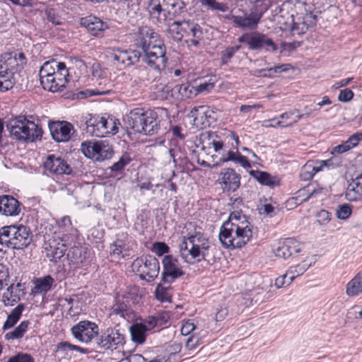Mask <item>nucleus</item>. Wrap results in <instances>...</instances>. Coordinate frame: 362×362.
I'll return each instance as SVG.
<instances>
[{
  "label": "nucleus",
  "instance_id": "1",
  "mask_svg": "<svg viewBox=\"0 0 362 362\" xmlns=\"http://www.w3.org/2000/svg\"><path fill=\"white\" fill-rule=\"evenodd\" d=\"M228 138L234 141L231 144V147L226 151V144L220 139L216 133H206L202 134V149L206 148H213L214 151L221 155L218 160L211 165L207 161L198 160L199 163L204 167L214 168L221 165L223 163L233 162L235 164L240 165L241 167L247 169L251 168V165L247 158L243 156L239 151L240 141L238 136L234 132H229Z\"/></svg>",
  "mask_w": 362,
  "mask_h": 362
},
{
  "label": "nucleus",
  "instance_id": "2",
  "mask_svg": "<svg viewBox=\"0 0 362 362\" xmlns=\"http://www.w3.org/2000/svg\"><path fill=\"white\" fill-rule=\"evenodd\" d=\"M253 226L241 211L230 212L228 221L221 227L219 240L226 248H240L252 238Z\"/></svg>",
  "mask_w": 362,
  "mask_h": 362
},
{
  "label": "nucleus",
  "instance_id": "3",
  "mask_svg": "<svg viewBox=\"0 0 362 362\" xmlns=\"http://www.w3.org/2000/svg\"><path fill=\"white\" fill-rule=\"evenodd\" d=\"M144 51L142 60L151 69L160 73L166 66V48L158 35L151 28L145 26L140 28L137 39Z\"/></svg>",
  "mask_w": 362,
  "mask_h": 362
},
{
  "label": "nucleus",
  "instance_id": "4",
  "mask_svg": "<svg viewBox=\"0 0 362 362\" xmlns=\"http://www.w3.org/2000/svg\"><path fill=\"white\" fill-rule=\"evenodd\" d=\"M180 253L183 260L188 264L205 261L211 249L210 241L204 233L195 230L183 236L179 245Z\"/></svg>",
  "mask_w": 362,
  "mask_h": 362
},
{
  "label": "nucleus",
  "instance_id": "5",
  "mask_svg": "<svg viewBox=\"0 0 362 362\" xmlns=\"http://www.w3.org/2000/svg\"><path fill=\"white\" fill-rule=\"evenodd\" d=\"M118 119L112 117H98L89 115V118H83L79 124V128L90 136L104 137L114 135L118 132Z\"/></svg>",
  "mask_w": 362,
  "mask_h": 362
},
{
  "label": "nucleus",
  "instance_id": "6",
  "mask_svg": "<svg viewBox=\"0 0 362 362\" xmlns=\"http://www.w3.org/2000/svg\"><path fill=\"white\" fill-rule=\"evenodd\" d=\"M6 127L10 135L19 141H34L40 139L42 136V129L23 116L10 120Z\"/></svg>",
  "mask_w": 362,
  "mask_h": 362
},
{
  "label": "nucleus",
  "instance_id": "7",
  "mask_svg": "<svg viewBox=\"0 0 362 362\" xmlns=\"http://www.w3.org/2000/svg\"><path fill=\"white\" fill-rule=\"evenodd\" d=\"M180 0H150L148 11L151 18L164 23L173 18L181 8Z\"/></svg>",
  "mask_w": 362,
  "mask_h": 362
},
{
  "label": "nucleus",
  "instance_id": "8",
  "mask_svg": "<svg viewBox=\"0 0 362 362\" xmlns=\"http://www.w3.org/2000/svg\"><path fill=\"white\" fill-rule=\"evenodd\" d=\"M81 150L84 156L95 161H103L112 158V146L107 141H86L81 143Z\"/></svg>",
  "mask_w": 362,
  "mask_h": 362
},
{
  "label": "nucleus",
  "instance_id": "9",
  "mask_svg": "<svg viewBox=\"0 0 362 362\" xmlns=\"http://www.w3.org/2000/svg\"><path fill=\"white\" fill-rule=\"evenodd\" d=\"M238 41L247 45L249 49L275 52L277 49V45L267 35L255 31L245 33L240 36Z\"/></svg>",
  "mask_w": 362,
  "mask_h": 362
},
{
  "label": "nucleus",
  "instance_id": "10",
  "mask_svg": "<svg viewBox=\"0 0 362 362\" xmlns=\"http://www.w3.org/2000/svg\"><path fill=\"white\" fill-rule=\"evenodd\" d=\"M132 267L139 274L141 279L148 282H151L158 277L160 272L159 262L153 256L137 258L134 261Z\"/></svg>",
  "mask_w": 362,
  "mask_h": 362
},
{
  "label": "nucleus",
  "instance_id": "11",
  "mask_svg": "<svg viewBox=\"0 0 362 362\" xmlns=\"http://www.w3.org/2000/svg\"><path fill=\"white\" fill-rule=\"evenodd\" d=\"M27 59L21 52L4 53L0 59V71L9 78V76L23 68Z\"/></svg>",
  "mask_w": 362,
  "mask_h": 362
},
{
  "label": "nucleus",
  "instance_id": "12",
  "mask_svg": "<svg viewBox=\"0 0 362 362\" xmlns=\"http://www.w3.org/2000/svg\"><path fill=\"white\" fill-rule=\"evenodd\" d=\"M339 165V160L332 157L327 160H316L308 161L301 168L300 176L303 180H308L318 172L324 169H332Z\"/></svg>",
  "mask_w": 362,
  "mask_h": 362
},
{
  "label": "nucleus",
  "instance_id": "13",
  "mask_svg": "<svg viewBox=\"0 0 362 362\" xmlns=\"http://www.w3.org/2000/svg\"><path fill=\"white\" fill-rule=\"evenodd\" d=\"M162 281L170 285L176 279L184 275L182 267L178 259L172 255H165L162 260Z\"/></svg>",
  "mask_w": 362,
  "mask_h": 362
},
{
  "label": "nucleus",
  "instance_id": "14",
  "mask_svg": "<svg viewBox=\"0 0 362 362\" xmlns=\"http://www.w3.org/2000/svg\"><path fill=\"white\" fill-rule=\"evenodd\" d=\"M124 343V334L117 327L107 328L97 339L98 346L104 349H116Z\"/></svg>",
  "mask_w": 362,
  "mask_h": 362
},
{
  "label": "nucleus",
  "instance_id": "15",
  "mask_svg": "<svg viewBox=\"0 0 362 362\" xmlns=\"http://www.w3.org/2000/svg\"><path fill=\"white\" fill-rule=\"evenodd\" d=\"M263 13L257 11L245 12L243 16L228 15L226 18L230 20L238 28L248 30H255L262 18Z\"/></svg>",
  "mask_w": 362,
  "mask_h": 362
},
{
  "label": "nucleus",
  "instance_id": "16",
  "mask_svg": "<svg viewBox=\"0 0 362 362\" xmlns=\"http://www.w3.org/2000/svg\"><path fill=\"white\" fill-rule=\"evenodd\" d=\"M71 333L78 341L88 343L98 334V327L90 321H81L71 328Z\"/></svg>",
  "mask_w": 362,
  "mask_h": 362
},
{
  "label": "nucleus",
  "instance_id": "17",
  "mask_svg": "<svg viewBox=\"0 0 362 362\" xmlns=\"http://www.w3.org/2000/svg\"><path fill=\"white\" fill-rule=\"evenodd\" d=\"M141 57L140 52L135 49H117L112 54V62L119 69L133 65Z\"/></svg>",
  "mask_w": 362,
  "mask_h": 362
},
{
  "label": "nucleus",
  "instance_id": "18",
  "mask_svg": "<svg viewBox=\"0 0 362 362\" xmlns=\"http://www.w3.org/2000/svg\"><path fill=\"white\" fill-rule=\"evenodd\" d=\"M49 128L53 139L57 142L68 141L74 133V126L66 121L51 122Z\"/></svg>",
  "mask_w": 362,
  "mask_h": 362
},
{
  "label": "nucleus",
  "instance_id": "19",
  "mask_svg": "<svg viewBox=\"0 0 362 362\" xmlns=\"http://www.w3.org/2000/svg\"><path fill=\"white\" fill-rule=\"evenodd\" d=\"M241 176L233 168L223 169L218 176V182L223 191L235 192L240 185Z\"/></svg>",
  "mask_w": 362,
  "mask_h": 362
},
{
  "label": "nucleus",
  "instance_id": "20",
  "mask_svg": "<svg viewBox=\"0 0 362 362\" xmlns=\"http://www.w3.org/2000/svg\"><path fill=\"white\" fill-rule=\"evenodd\" d=\"M45 169L55 175H70L71 166L64 159L55 155H49L43 163Z\"/></svg>",
  "mask_w": 362,
  "mask_h": 362
},
{
  "label": "nucleus",
  "instance_id": "21",
  "mask_svg": "<svg viewBox=\"0 0 362 362\" xmlns=\"http://www.w3.org/2000/svg\"><path fill=\"white\" fill-rule=\"evenodd\" d=\"M303 245L299 241L293 238H287L280 241L274 249L275 255L278 257L286 259L289 257L293 252H300Z\"/></svg>",
  "mask_w": 362,
  "mask_h": 362
},
{
  "label": "nucleus",
  "instance_id": "22",
  "mask_svg": "<svg viewBox=\"0 0 362 362\" xmlns=\"http://www.w3.org/2000/svg\"><path fill=\"white\" fill-rule=\"evenodd\" d=\"M13 249L22 250L30 245L31 233L28 227L13 225Z\"/></svg>",
  "mask_w": 362,
  "mask_h": 362
},
{
  "label": "nucleus",
  "instance_id": "23",
  "mask_svg": "<svg viewBox=\"0 0 362 362\" xmlns=\"http://www.w3.org/2000/svg\"><path fill=\"white\" fill-rule=\"evenodd\" d=\"M21 211L20 203L12 196H0V213L7 216H13Z\"/></svg>",
  "mask_w": 362,
  "mask_h": 362
},
{
  "label": "nucleus",
  "instance_id": "24",
  "mask_svg": "<svg viewBox=\"0 0 362 362\" xmlns=\"http://www.w3.org/2000/svg\"><path fill=\"white\" fill-rule=\"evenodd\" d=\"M160 121L157 113L151 110H144V117L142 126L144 129L141 134L145 135H153L156 134L160 129Z\"/></svg>",
  "mask_w": 362,
  "mask_h": 362
},
{
  "label": "nucleus",
  "instance_id": "25",
  "mask_svg": "<svg viewBox=\"0 0 362 362\" xmlns=\"http://www.w3.org/2000/svg\"><path fill=\"white\" fill-rule=\"evenodd\" d=\"M67 257L76 267L86 264L88 259L86 247L80 243L71 246L68 252Z\"/></svg>",
  "mask_w": 362,
  "mask_h": 362
},
{
  "label": "nucleus",
  "instance_id": "26",
  "mask_svg": "<svg viewBox=\"0 0 362 362\" xmlns=\"http://www.w3.org/2000/svg\"><path fill=\"white\" fill-rule=\"evenodd\" d=\"M209 112V107L201 105L194 107L189 112V117L192 118L193 124L199 128H204L209 125L208 113Z\"/></svg>",
  "mask_w": 362,
  "mask_h": 362
},
{
  "label": "nucleus",
  "instance_id": "27",
  "mask_svg": "<svg viewBox=\"0 0 362 362\" xmlns=\"http://www.w3.org/2000/svg\"><path fill=\"white\" fill-rule=\"evenodd\" d=\"M81 23L95 36H100L103 31L108 28L107 23L93 16L81 18Z\"/></svg>",
  "mask_w": 362,
  "mask_h": 362
},
{
  "label": "nucleus",
  "instance_id": "28",
  "mask_svg": "<svg viewBox=\"0 0 362 362\" xmlns=\"http://www.w3.org/2000/svg\"><path fill=\"white\" fill-rule=\"evenodd\" d=\"M46 255L52 262H57L62 257L66 251V247L62 245L55 237L49 239L45 246Z\"/></svg>",
  "mask_w": 362,
  "mask_h": 362
},
{
  "label": "nucleus",
  "instance_id": "29",
  "mask_svg": "<svg viewBox=\"0 0 362 362\" xmlns=\"http://www.w3.org/2000/svg\"><path fill=\"white\" fill-rule=\"evenodd\" d=\"M144 110L142 108H135L132 110L127 115V127L132 129L136 133L141 134L144 129L142 123L144 122Z\"/></svg>",
  "mask_w": 362,
  "mask_h": 362
},
{
  "label": "nucleus",
  "instance_id": "30",
  "mask_svg": "<svg viewBox=\"0 0 362 362\" xmlns=\"http://www.w3.org/2000/svg\"><path fill=\"white\" fill-rule=\"evenodd\" d=\"M170 319V315L168 312L163 311L158 313L155 315H150L145 318L141 324L146 327V330L151 331L156 327L160 328L165 326Z\"/></svg>",
  "mask_w": 362,
  "mask_h": 362
},
{
  "label": "nucleus",
  "instance_id": "31",
  "mask_svg": "<svg viewBox=\"0 0 362 362\" xmlns=\"http://www.w3.org/2000/svg\"><path fill=\"white\" fill-rule=\"evenodd\" d=\"M13 225L0 228V257L6 252V248L13 249Z\"/></svg>",
  "mask_w": 362,
  "mask_h": 362
},
{
  "label": "nucleus",
  "instance_id": "32",
  "mask_svg": "<svg viewBox=\"0 0 362 362\" xmlns=\"http://www.w3.org/2000/svg\"><path fill=\"white\" fill-rule=\"evenodd\" d=\"M345 197L350 202L357 201L362 197V173L349 185Z\"/></svg>",
  "mask_w": 362,
  "mask_h": 362
},
{
  "label": "nucleus",
  "instance_id": "33",
  "mask_svg": "<svg viewBox=\"0 0 362 362\" xmlns=\"http://www.w3.org/2000/svg\"><path fill=\"white\" fill-rule=\"evenodd\" d=\"M250 175L263 185L274 188L280 185V180L277 176L259 170H251Z\"/></svg>",
  "mask_w": 362,
  "mask_h": 362
},
{
  "label": "nucleus",
  "instance_id": "34",
  "mask_svg": "<svg viewBox=\"0 0 362 362\" xmlns=\"http://www.w3.org/2000/svg\"><path fill=\"white\" fill-rule=\"evenodd\" d=\"M194 87L189 84L175 86L171 90V95L177 100L190 98L196 95Z\"/></svg>",
  "mask_w": 362,
  "mask_h": 362
},
{
  "label": "nucleus",
  "instance_id": "35",
  "mask_svg": "<svg viewBox=\"0 0 362 362\" xmlns=\"http://www.w3.org/2000/svg\"><path fill=\"white\" fill-rule=\"evenodd\" d=\"M54 282V279L49 275L36 279L34 281L35 286L32 292L34 294L45 293L51 289Z\"/></svg>",
  "mask_w": 362,
  "mask_h": 362
},
{
  "label": "nucleus",
  "instance_id": "36",
  "mask_svg": "<svg viewBox=\"0 0 362 362\" xmlns=\"http://www.w3.org/2000/svg\"><path fill=\"white\" fill-rule=\"evenodd\" d=\"M346 293L354 297L362 293V272H358L346 286Z\"/></svg>",
  "mask_w": 362,
  "mask_h": 362
},
{
  "label": "nucleus",
  "instance_id": "37",
  "mask_svg": "<svg viewBox=\"0 0 362 362\" xmlns=\"http://www.w3.org/2000/svg\"><path fill=\"white\" fill-rule=\"evenodd\" d=\"M23 294L22 286L21 284L16 285L11 284L8 287L7 291L4 293L3 298L4 302L7 303H16L21 299V296Z\"/></svg>",
  "mask_w": 362,
  "mask_h": 362
},
{
  "label": "nucleus",
  "instance_id": "38",
  "mask_svg": "<svg viewBox=\"0 0 362 362\" xmlns=\"http://www.w3.org/2000/svg\"><path fill=\"white\" fill-rule=\"evenodd\" d=\"M328 189L326 187L314 185L313 184L308 185L306 187L298 191L299 196L308 194L302 201L306 202L310 197H318L321 195H326Z\"/></svg>",
  "mask_w": 362,
  "mask_h": 362
},
{
  "label": "nucleus",
  "instance_id": "39",
  "mask_svg": "<svg viewBox=\"0 0 362 362\" xmlns=\"http://www.w3.org/2000/svg\"><path fill=\"white\" fill-rule=\"evenodd\" d=\"M132 340L138 344H142L146 341L147 330L146 327L140 323H135L129 328Z\"/></svg>",
  "mask_w": 362,
  "mask_h": 362
},
{
  "label": "nucleus",
  "instance_id": "40",
  "mask_svg": "<svg viewBox=\"0 0 362 362\" xmlns=\"http://www.w3.org/2000/svg\"><path fill=\"white\" fill-rule=\"evenodd\" d=\"M191 31H188L185 37H188L187 42L189 47H197L199 45L201 40L203 39V33L201 27L195 23L192 28Z\"/></svg>",
  "mask_w": 362,
  "mask_h": 362
},
{
  "label": "nucleus",
  "instance_id": "41",
  "mask_svg": "<svg viewBox=\"0 0 362 362\" xmlns=\"http://www.w3.org/2000/svg\"><path fill=\"white\" fill-rule=\"evenodd\" d=\"M57 239L60 240L61 244L64 245L67 250L68 247L79 243L78 231L76 228L71 227V229L67 230L66 233H63L62 237L57 236Z\"/></svg>",
  "mask_w": 362,
  "mask_h": 362
},
{
  "label": "nucleus",
  "instance_id": "42",
  "mask_svg": "<svg viewBox=\"0 0 362 362\" xmlns=\"http://www.w3.org/2000/svg\"><path fill=\"white\" fill-rule=\"evenodd\" d=\"M23 310L24 305L23 304H19L13 309L7 316V319L3 325V329L6 330L13 327L20 320Z\"/></svg>",
  "mask_w": 362,
  "mask_h": 362
},
{
  "label": "nucleus",
  "instance_id": "43",
  "mask_svg": "<svg viewBox=\"0 0 362 362\" xmlns=\"http://www.w3.org/2000/svg\"><path fill=\"white\" fill-rule=\"evenodd\" d=\"M310 266L311 263H308L306 261H303L295 266L291 267L287 271L288 274L287 284L290 285L295 278L302 275Z\"/></svg>",
  "mask_w": 362,
  "mask_h": 362
},
{
  "label": "nucleus",
  "instance_id": "44",
  "mask_svg": "<svg viewBox=\"0 0 362 362\" xmlns=\"http://www.w3.org/2000/svg\"><path fill=\"white\" fill-rule=\"evenodd\" d=\"M29 325L30 322L28 320L22 321L13 330L5 334V339L8 341L21 339L28 331Z\"/></svg>",
  "mask_w": 362,
  "mask_h": 362
},
{
  "label": "nucleus",
  "instance_id": "45",
  "mask_svg": "<svg viewBox=\"0 0 362 362\" xmlns=\"http://www.w3.org/2000/svg\"><path fill=\"white\" fill-rule=\"evenodd\" d=\"M59 66H63V62H57L55 60L45 62L40 69V80L53 75L55 71L59 69Z\"/></svg>",
  "mask_w": 362,
  "mask_h": 362
},
{
  "label": "nucleus",
  "instance_id": "46",
  "mask_svg": "<svg viewBox=\"0 0 362 362\" xmlns=\"http://www.w3.org/2000/svg\"><path fill=\"white\" fill-rule=\"evenodd\" d=\"M128 251L127 246L122 240L117 239L110 245V253L117 259L124 257Z\"/></svg>",
  "mask_w": 362,
  "mask_h": 362
},
{
  "label": "nucleus",
  "instance_id": "47",
  "mask_svg": "<svg viewBox=\"0 0 362 362\" xmlns=\"http://www.w3.org/2000/svg\"><path fill=\"white\" fill-rule=\"evenodd\" d=\"M53 76L56 78L58 86L62 88L65 87L68 82L69 71L66 67L65 64L63 62V66H59V69L53 74Z\"/></svg>",
  "mask_w": 362,
  "mask_h": 362
},
{
  "label": "nucleus",
  "instance_id": "48",
  "mask_svg": "<svg viewBox=\"0 0 362 362\" xmlns=\"http://www.w3.org/2000/svg\"><path fill=\"white\" fill-rule=\"evenodd\" d=\"M40 83L45 90H47L53 93L59 91L62 89L61 86H58V83L56 81V78L53 75L42 78L40 80Z\"/></svg>",
  "mask_w": 362,
  "mask_h": 362
},
{
  "label": "nucleus",
  "instance_id": "49",
  "mask_svg": "<svg viewBox=\"0 0 362 362\" xmlns=\"http://www.w3.org/2000/svg\"><path fill=\"white\" fill-rule=\"evenodd\" d=\"M78 351L81 353H85L86 351L83 348H81L76 345L71 344L69 342L63 341L60 342L57 347L56 352L61 354L62 357H65L67 355V352L69 351Z\"/></svg>",
  "mask_w": 362,
  "mask_h": 362
},
{
  "label": "nucleus",
  "instance_id": "50",
  "mask_svg": "<svg viewBox=\"0 0 362 362\" xmlns=\"http://www.w3.org/2000/svg\"><path fill=\"white\" fill-rule=\"evenodd\" d=\"M240 48V46H232L228 47L226 49L221 52V64L225 65L227 64L230 59L233 57L235 53H236Z\"/></svg>",
  "mask_w": 362,
  "mask_h": 362
},
{
  "label": "nucleus",
  "instance_id": "51",
  "mask_svg": "<svg viewBox=\"0 0 362 362\" xmlns=\"http://www.w3.org/2000/svg\"><path fill=\"white\" fill-rule=\"evenodd\" d=\"M127 304L121 300L119 298L116 300L115 304H114L112 307L111 315H118L122 317H124L125 313L127 312Z\"/></svg>",
  "mask_w": 362,
  "mask_h": 362
},
{
  "label": "nucleus",
  "instance_id": "52",
  "mask_svg": "<svg viewBox=\"0 0 362 362\" xmlns=\"http://www.w3.org/2000/svg\"><path fill=\"white\" fill-rule=\"evenodd\" d=\"M170 247L163 242H156L152 245L151 251L158 256H162L169 252Z\"/></svg>",
  "mask_w": 362,
  "mask_h": 362
},
{
  "label": "nucleus",
  "instance_id": "53",
  "mask_svg": "<svg viewBox=\"0 0 362 362\" xmlns=\"http://www.w3.org/2000/svg\"><path fill=\"white\" fill-rule=\"evenodd\" d=\"M168 33L171 35L172 37L175 40H181L184 36V33L180 30L178 21H174L168 28Z\"/></svg>",
  "mask_w": 362,
  "mask_h": 362
},
{
  "label": "nucleus",
  "instance_id": "54",
  "mask_svg": "<svg viewBox=\"0 0 362 362\" xmlns=\"http://www.w3.org/2000/svg\"><path fill=\"white\" fill-rule=\"evenodd\" d=\"M351 214V208L347 204H344L340 205L339 209L336 211V216L339 219L346 220L347 219Z\"/></svg>",
  "mask_w": 362,
  "mask_h": 362
},
{
  "label": "nucleus",
  "instance_id": "55",
  "mask_svg": "<svg viewBox=\"0 0 362 362\" xmlns=\"http://www.w3.org/2000/svg\"><path fill=\"white\" fill-rule=\"evenodd\" d=\"M156 296L158 300L162 302H168L170 300V295L167 288L159 284L156 289Z\"/></svg>",
  "mask_w": 362,
  "mask_h": 362
},
{
  "label": "nucleus",
  "instance_id": "56",
  "mask_svg": "<svg viewBox=\"0 0 362 362\" xmlns=\"http://www.w3.org/2000/svg\"><path fill=\"white\" fill-rule=\"evenodd\" d=\"M348 317L362 320V305H355L347 313Z\"/></svg>",
  "mask_w": 362,
  "mask_h": 362
},
{
  "label": "nucleus",
  "instance_id": "57",
  "mask_svg": "<svg viewBox=\"0 0 362 362\" xmlns=\"http://www.w3.org/2000/svg\"><path fill=\"white\" fill-rule=\"evenodd\" d=\"M9 279L8 270L6 265L0 263V290L8 285Z\"/></svg>",
  "mask_w": 362,
  "mask_h": 362
},
{
  "label": "nucleus",
  "instance_id": "58",
  "mask_svg": "<svg viewBox=\"0 0 362 362\" xmlns=\"http://www.w3.org/2000/svg\"><path fill=\"white\" fill-rule=\"evenodd\" d=\"M110 92V85L108 87H105L101 89L88 90L86 91H82L80 93L81 95H83L84 97H88L92 95H106Z\"/></svg>",
  "mask_w": 362,
  "mask_h": 362
},
{
  "label": "nucleus",
  "instance_id": "59",
  "mask_svg": "<svg viewBox=\"0 0 362 362\" xmlns=\"http://www.w3.org/2000/svg\"><path fill=\"white\" fill-rule=\"evenodd\" d=\"M47 19L54 25L61 23V18L54 8H48L45 11Z\"/></svg>",
  "mask_w": 362,
  "mask_h": 362
},
{
  "label": "nucleus",
  "instance_id": "60",
  "mask_svg": "<svg viewBox=\"0 0 362 362\" xmlns=\"http://www.w3.org/2000/svg\"><path fill=\"white\" fill-rule=\"evenodd\" d=\"M7 362H34L30 355L23 353L11 357Z\"/></svg>",
  "mask_w": 362,
  "mask_h": 362
},
{
  "label": "nucleus",
  "instance_id": "61",
  "mask_svg": "<svg viewBox=\"0 0 362 362\" xmlns=\"http://www.w3.org/2000/svg\"><path fill=\"white\" fill-rule=\"evenodd\" d=\"M354 95V94L351 89L345 88L340 90L338 95V100L340 102L347 103L352 100Z\"/></svg>",
  "mask_w": 362,
  "mask_h": 362
},
{
  "label": "nucleus",
  "instance_id": "62",
  "mask_svg": "<svg viewBox=\"0 0 362 362\" xmlns=\"http://www.w3.org/2000/svg\"><path fill=\"white\" fill-rule=\"evenodd\" d=\"M316 16L312 13H306L303 18V23L306 28L314 26L316 24Z\"/></svg>",
  "mask_w": 362,
  "mask_h": 362
},
{
  "label": "nucleus",
  "instance_id": "63",
  "mask_svg": "<svg viewBox=\"0 0 362 362\" xmlns=\"http://www.w3.org/2000/svg\"><path fill=\"white\" fill-rule=\"evenodd\" d=\"M199 338L194 335L190 336L185 342V347L188 350H194L199 344Z\"/></svg>",
  "mask_w": 362,
  "mask_h": 362
},
{
  "label": "nucleus",
  "instance_id": "64",
  "mask_svg": "<svg viewBox=\"0 0 362 362\" xmlns=\"http://www.w3.org/2000/svg\"><path fill=\"white\" fill-rule=\"evenodd\" d=\"M317 218L320 225H326L331 219V214L326 210H321L317 214Z\"/></svg>",
  "mask_w": 362,
  "mask_h": 362
}]
</instances>
